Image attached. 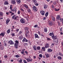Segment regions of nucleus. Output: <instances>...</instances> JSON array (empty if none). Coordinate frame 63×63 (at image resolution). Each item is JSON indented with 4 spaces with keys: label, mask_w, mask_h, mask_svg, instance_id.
<instances>
[{
    "label": "nucleus",
    "mask_w": 63,
    "mask_h": 63,
    "mask_svg": "<svg viewBox=\"0 0 63 63\" xmlns=\"http://www.w3.org/2000/svg\"><path fill=\"white\" fill-rule=\"evenodd\" d=\"M28 41L29 43L30 44V41H29V40H27V39L26 38H25V37H24V38H23V39L22 40V42L23 43V42H24L27 43V42H28Z\"/></svg>",
    "instance_id": "1"
},
{
    "label": "nucleus",
    "mask_w": 63,
    "mask_h": 63,
    "mask_svg": "<svg viewBox=\"0 0 63 63\" xmlns=\"http://www.w3.org/2000/svg\"><path fill=\"white\" fill-rule=\"evenodd\" d=\"M16 16L15 15H14L12 17V18L13 19H14L15 20H18V18L19 17L18 16ZM16 16V17H15Z\"/></svg>",
    "instance_id": "2"
},
{
    "label": "nucleus",
    "mask_w": 63,
    "mask_h": 63,
    "mask_svg": "<svg viewBox=\"0 0 63 63\" xmlns=\"http://www.w3.org/2000/svg\"><path fill=\"white\" fill-rule=\"evenodd\" d=\"M40 13L42 16H44L46 12H45V11L44 10H41L40 11Z\"/></svg>",
    "instance_id": "3"
},
{
    "label": "nucleus",
    "mask_w": 63,
    "mask_h": 63,
    "mask_svg": "<svg viewBox=\"0 0 63 63\" xmlns=\"http://www.w3.org/2000/svg\"><path fill=\"white\" fill-rule=\"evenodd\" d=\"M20 21L21 23H22L23 24H24L25 23V19L23 18H22L20 20Z\"/></svg>",
    "instance_id": "4"
},
{
    "label": "nucleus",
    "mask_w": 63,
    "mask_h": 63,
    "mask_svg": "<svg viewBox=\"0 0 63 63\" xmlns=\"http://www.w3.org/2000/svg\"><path fill=\"white\" fill-rule=\"evenodd\" d=\"M6 34L5 32H3L0 34V36H2V37H4L5 35Z\"/></svg>",
    "instance_id": "5"
},
{
    "label": "nucleus",
    "mask_w": 63,
    "mask_h": 63,
    "mask_svg": "<svg viewBox=\"0 0 63 63\" xmlns=\"http://www.w3.org/2000/svg\"><path fill=\"white\" fill-rule=\"evenodd\" d=\"M45 47L46 48H47L48 47H49V43H46L45 45Z\"/></svg>",
    "instance_id": "6"
},
{
    "label": "nucleus",
    "mask_w": 63,
    "mask_h": 63,
    "mask_svg": "<svg viewBox=\"0 0 63 63\" xmlns=\"http://www.w3.org/2000/svg\"><path fill=\"white\" fill-rule=\"evenodd\" d=\"M34 11V12H37V10H38V9L37 8H36V7L35 6H34L32 7Z\"/></svg>",
    "instance_id": "7"
},
{
    "label": "nucleus",
    "mask_w": 63,
    "mask_h": 63,
    "mask_svg": "<svg viewBox=\"0 0 63 63\" xmlns=\"http://www.w3.org/2000/svg\"><path fill=\"white\" fill-rule=\"evenodd\" d=\"M9 43L10 45H14L15 43H14V42H13V41H12V40H10L9 42H8Z\"/></svg>",
    "instance_id": "8"
},
{
    "label": "nucleus",
    "mask_w": 63,
    "mask_h": 63,
    "mask_svg": "<svg viewBox=\"0 0 63 63\" xmlns=\"http://www.w3.org/2000/svg\"><path fill=\"white\" fill-rule=\"evenodd\" d=\"M61 18L60 17V16L58 15L57 16V17H56V19L57 20H59L60 19H61Z\"/></svg>",
    "instance_id": "9"
},
{
    "label": "nucleus",
    "mask_w": 63,
    "mask_h": 63,
    "mask_svg": "<svg viewBox=\"0 0 63 63\" xmlns=\"http://www.w3.org/2000/svg\"><path fill=\"white\" fill-rule=\"evenodd\" d=\"M51 37L53 40H55V39H57V36H54V34L51 36Z\"/></svg>",
    "instance_id": "10"
},
{
    "label": "nucleus",
    "mask_w": 63,
    "mask_h": 63,
    "mask_svg": "<svg viewBox=\"0 0 63 63\" xmlns=\"http://www.w3.org/2000/svg\"><path fill=\"white\" fill-rule=\"evenodd\" d=\"M35 38H38V39H40V37L38 36V34L36 33H35L34 34Z\"/></svg>",
    "instance_id": "11"
},
{
    "label": "nucleus",
    "mask_w": 63,
    "mask_h": 63,
    "mask_svg": "<svg viewBox=\"0 0 63 63\" xmlns=\"http://www.w3.org/2000/svg\"><path fill=\"white\" fill-rule=\"evenodd\" d=\"M45 55L46 57V58H48V57H50V56H49V55L48 53H45Z\"/></svg>",
    "instance_id": "12"
},
{
    "label": "nucleus",
    "mask_w": 63,
    "mask_h": 63,
    "mask_svg": "<svg viewBox=\"0 0 63 63\" xmlns=\"http://www.w3.org/2000/svg\"><path fill=\"white\" fill-rule=\"evenodd\" d=\"M10 19H9V18H8L7 19L6 21V24H8V23L10 22Z\"/></svg>",
    "instance_id": "13"
},
{
    "label": "nucleus",
    "mask_w": 63,
    "mask_h": 63,
    "mask_svg": "<svg viewBox=\"0 0 63 63\" xmlns=\"http://www.w3.org/2000/svg\"><path fill=\"white\" fill-rule=\"evenodd\" d=\"M16 1L18 4H19L21 3V0H16Z\"/></svg>",
    "instance_id": "14"
},
{
    "label": "nucleus",
    "mask_w": 63,
    "mask_h": 63,
    "mask_svg": "<svg viewBox=\"0 0 63 63\" xmlns=\"http://www.w3.org/2000/svg\"><path fill=\"white\" fill-rule=\"evenodd\" d=\"M11 3L12 4L15 5V4H16V1H15V0H12Z\"/></svg>",
    "instance_id": "15"
},
{
    "label": "nucleus",
    "mask_w": 63,
    "mask_h": 63,
    "mask_svg": "<svg viewBox=\"0 0 63 63\" xmlns=\"http://www.w3.org/2000/svg\"><path fill=\"white\" fill-rule=\"evenodd\" d=\"M18 44L15 43L14 44V46L15 47V48H16L17 49V48H18Z\"/></svg>",
    "instance_id": "16"
},
{
    "label": "nucleus",
    "mask_w": 63,
    "mask_h": 63,
    "mask_svg": "<svg viewBox=\"0 0 63 63\" xmlns=\"http://www.w3.org/2000/svg\"><path fill=\"white\" fill-rule=\"evenodd\" d=\"M55 44L56 45H57L58 44V39H56L55 41Z\"/></svg>",
    "instance_id": "17"
},
{
    "label": "nucleus",
    "mask_w": 63,
    "mask_h": 63,
    "mask_svg": "<svg viewBox=\"0 0 63 63\" xmlns=\"http://www.w3.org/2000/svg\"><path fill=\"white\" fill-rule=\"evenodd\" d=\"M17 10V9H16L14 8V9L11 10V11H12L13 12H14V11H15V13H16V11H17V10Z\"/></svg>",
    "instance_id": "18"
},
{
    "label": "nucleus",
    "mask_w": 63,
    "mask_h": 63,
    "mask_svg": "<svg viewBox=\"0 0 63 63\" xmlns=\"http://www.w3.org/2000/svg\"><path fill=\"white\" fill-rule=\"evenodd\" d=\"M44 31L45 32L47 33V27H45L44 28Z\"/></svg>",
    "instance_id": "19"
},
{
    "label": "nucleus",
    "mask_w": 63,
    "mask_h": 63,
    "mask_svg": "<svg viewBox=\"0 0 63 63\" xmlns=\"http://www.w3.org/2000/svg\"><path fill=\"white\" fill-rule=\"evenodd\" d=\"M47 51L48 52H52V50L51 49L49 48L48 49Z\"/></svg>",
    "instance_id": "20"
},
{
    "label": "nucleus",
    "mask_w": 63,
    "mask_h": 63,
    "mask_svg": "<svg viewBox=\"0 0 63 63\" xmlns=\"http://www.w3.org/2000/svg\"><path fill=\"white\" fill-rule=\"evenodd\" d=\"M47 7H48V5H46V4L44 5V6L43 8L44 9H47Z\"/></svg>",
    "instance_id": "21"
},
{
    "label": "nucleus",
    "mask_w": 63,
    "mask_h": 63,
    "mask_svg": "<svg viewBox=\"0 0 63 63\" xmlns=\"http://www.w3.org/2000/svg\"><path fill=\"white\" fill-rule=\"evenodd\" d=\"M23 39V37L21 36H20L19 37V39L20 40H22V39Z\"/></svg>",
    "instance_id": "22"
},
{
    "label": "nucleus",
    "mask_w": 63,
    "mask_h": 63,
    "mask_svg": "<svg viewBox=\"0 0 63 63\" xmlns=\"http://www.w3.org/2000/svg\"><path fill=\"white\" fill-rule=\"evenodd\" d=\"M11 32V29H9L7 32V34H9Z\"/></svg>",
    "instance_id": "23"
},
{
    "label": "nucleus",
    "mask_w": 63,
    "mask_h": 63,
    "mask_svg": "<svg viewBox=\"0 0 63 63\" xmlns=\"http://www.w3.org/2000/svg\"><path fill=\"white\" fill-rule=\"evenodd\" d=\"M33 61V59H29L28 58V62H31Z\"/></svg>",
    "instance_id": "24"
},
{
    "label": "nucleus",
    "mask_w": 63,
    "mask_h": 63,
    "mask_svg": "<svg viewBox=\"0 0 63 63\" xmlns=\"http://www.w3.org/2000/svg\"><path fill=\"white\" fill-rule=\"evenodd\" d=\"M48 12H46L45 14V16H46V17H47L48 16Z\"/></svg>",
    "instance_id": "25"
},
{
    "label": "nucleus",
    "mask_w": 63,
    "mask_h": 63,
    "mask_svg": "<svg viewBox=\"0 0 63 63\" xmlns=\"http://www.w3.org/2000/svg\"><path fill=\"white\" fill-rule=\"evenodd\" d=\"M54 35V33L53 32H52V33L50 32L49 33V35L50 36H53Z\"/></svg>",
    "instance_id": "26"
},
{
    "label": "nucleus",
    "mask_w": 63,
    "mask_h": 63,
    "mask_svg": "<svg viewBox=\"0 0 63 63\" xmlns=\"http://www.w3.org/2000/svg\"><path fill=\"white\" fill-rule=\"evenodd\" d=\"M24 6L26 8V9H28L29 8V7H28V6L27 5L24 4Z\"/></svg>",
    "instance_id": "27"
},
{
    "label": "nucleus",
    "mask_w": 63,
    "mask_h": 63,
    "mask_svg": "<svg viewBox=\"0 0 63 63\" xmlns=\"http://www.w3.org/2000/svg\"><path fill=\"white\" fill-rule=\"evenodd\" d=\"M21 54H23V55H25V54L24 53V50H22L21 52Z\"/></svg>",
    "instance_id": "28"
},
{
    "label": "nucleus",
    "mask_w": 63,
    "mask_h": 63,
    "mask_svg": "<svg viewBox=\"0 0 63 63\" xmlns=\"http://www.w3.org/2000/svg\"><path fill=\"white\" fill-rule=\"evenodd\" d=\"M33 48H34V50H36L37 49L36 48V46L35 45H34L33 47Z\"/></svg>",
    "instance_id": "29"
},
{
    "label": "nucleus",
    "mask_w": 63,
    "mask_h": 63,
    "mask_svg": "<svg viewBox=\"0 0 63 63\" xmlns=\"http://www.w3.org/2000/svg\"><path fill=\"white\" fill-rule=\"evenodd\" d=\"M22 59L21 58L20 59V60H19L18 62L19 63H22Z\"/></svg>",
    "instance_id": "30"
},
{
    "label": "nucleus",
    "mask_w": 63,
    "mask_h": 63,
    "mask_svg": "<svg viewBox=\"0 0 63 63\" xmlns=\"http://www.w3.org/2000/svg\"><path fill=\"white\" fill-rule=\"evenodd\" d=\"M58 55H60V56H63V53H61V52L59 53Z\"/></svg>",
    "instance_id": "31"
},
{
    "label": "nucleus",
    "mask_w": 63,
    "mask_h": 63,
    "mask_svg": "<svg viewBox=\"0 0 63 63\" xmlns=\"http://www.w3.org/2000/svg\"><path fill=\"white\" fill-rule=\"evenodd\" d=\"M32 1L33 3H34V4H36V3L37 2L36 0H32Z\"/></svg>",
    "instance_id": "32"
},
{
    "label": "nucleus",
    "mask_w": 63,
    "mask_h": 63,
    "mask_svg": "<svg viewBox=\"0 0 63 63\" xmlns=\"http://www.w3.org/2000/svg\"><path fill=\"white\" fill-rule=\"evenodd\" d=\"M0 16H3V13L2 12H0Z\"/></svg>",
    "instance_id": "33"
},
{
    "label": "nucleus",
    "mask_w": 63,
    "mask_h": 63,
    "mask_svg": "<svg viewBox=\"0 0 63 63\" xmlns=\"http://www.w3.org/2000/svg\"><path fill=\"white\" fill-rule=\"evenodd\" d=\"M22 33V31H20L19 32L18 34L20 35Z\"/></svg>",
    "instance_id": "34"
},
{
    "label": "nucleus",
    "mask_w": 63,
    "mask_h": 63,
    "mask_svg": "<svg viewBox=\"0 0 63 63\" xmlns=\"http://www.w3.org/2000/svg\"><path fill=\"white\" fill-rule=\"evenodd\" d=\"M4 5H8L9 4V3H8V2L7 1H6L4 3Z\"/></svg>",
    "instance_id": "35"
},
{
    "label": "nucleus",
    "mask_w": 63,
    "mask_h": 63,
    "mask_svg": "<svg viewBox=\"0 0 63 63\" xmlns=\"http://www.w3.org/2000/svg\"><path fill=\"white\" fill-rule=\"evenodd\" d=\"M45 47H42L41 48L42 50H43V51H45L46 50V48H45Z\"/></svg>",
    "instance_id": "36"
},
{
    "label": "nucleus",
    "mask_w": 63,
    "mask_h": 63,
    "mask_svg": "<svg viewBox=\"0 0 63 63\" xmlns=\"http://www.w3.org/2000/svg\"><path fill=\"white\" fill-rule=\"evenodd\" d=\"M27 10L28 13H30V12H31V10L29 8L28 9H27Z\"/></svg>",
    "instance_id": "37"
},
{
    "label": "nucleus",
    "mask_w": 63,
    "mask_h": 63,
    "mask_svg": "<svg viewBox=\"0 0 63 63\" xmlns=\"http://www.w3.org/2000/svg\"><path fill=\"white\" fill-rule=\"evenodd\" d=\"M24 29L25 30H29V28L28 27H26L24 28Z\"/></svg>",
    "instance_id": "38"
},
{
    "label": "nucleus",
    "mask_w": 63,
    "mask_h": 63,
    "mask_svg": "<svg viewBox=\"0 0 63 63\" xmlns=\"http://www.w3.org/2000/svg\"><path fill=\"white\" fill-rule=\"evenodd\" d=\"M11 35H12V37H14L15 36V33H11Z\"/></svg>",
    "instance_id": "39"
},
{
    "label": "nucleus",
    "mask_w": 63,
    "mask_h": 63,
    "mask_svg": "<svg viewBox=\"0 0 63 63\" xmlns=\"http://www.w3.org/2000/svg\"><path fill=\"white\" fill-rule=\"evenodd\" d=\"M58 59H59V60H61L62 59V58L61 57L59 56L58 57Z\"/></svg>",
    "instance_id": "40"
},
{
    "label": "nucleus",
    "mask_w": 63,
    "mask_h": 63,
    "mask_svg": "<svg viewBox=\"0 0 63 63\" xmlns=\"http://www.w3.org/2000/svg\"><path fill=\"white\" fill-rule=\"evenodd\" d=\"M15 44H19V41H18L16 40L15 41Z\"/></svg>",
    "instance_id": "41"
},
{
    "label": "nucleus",
    "mask_w": 63,
    "mask_h": 63,
    "mask_svg": "<svg viewBox=\"0 0 63 63\" xmlns=\"http://www.w3.org/2000/svg\"><path fill=\"white\" fill-rule=\"evenodd\" d=\"M15 57H16V58H19L20 57V56L19 55H15Z\"/></svg>",
    "instance_id": "42"
},
{
    "label": "nucleus",
    "mask_w": 63,
    "mask_h": 63,
    "mask_svg": "<svg viewBox=\"0 0 63 63\" xmlns=\"http://www.w3.org/2000/svg\"><path fill=\"white\" fill-rule=\"evenodd\" d=\"M47 40L48 41H51V39L49 38L48 37L47 38Z\"/></svg>",
    "instance_id": "43"
},
{
    "label": "nucleus",
    "mask_w": 63,
    "mask_h": 63,
    "mask_svg": "<svg viewBox=\"0 0 63 63\" xmlns=\"http://www.w3.org/2000/svg\"><path fill=\"white\" fill-rule=\"evenodd\" d=\"M37 50H40L41 49V47L40 46H38L37 47Z\"/></svg>",
    "instance_id": "44"
},
{
    "label": "nucleus",
    "mask_w": 63,
    "mask_h": 63,
    "mask_svg": "<svg viewBox=\"0 0 63 63\" xmlns=\"http://www.w3.org/2000/svg\"><path fill=\"white\" fill-rule=\"evenodd\" d=\"M25 52L26 55H28V52L27 51H25Z\"/></svg>",
    "instance_id": "45"
},
{
    "label": "nucleus",
    "mask_w": 63,
    "mask_h": 63,
    "mask_svg": "<svg viewBox=\"0 0 63 63\" xmlns=\"http://www.w3.org/2000/svg\"><path fill=\"white\" fill-rule=\"evenodd\" d=\"M19 31V29L18 28H17L16 29V31L17 32H18Z\"/></svg>",
    "instance_id": "46"
},
{
    "label": "nucleus",
    "mask_w": 63,
    "mask_h": 63,
    "mask_svg": "<svg viewBox=\"0 0 63 63\" xmlns=\"http://www.w3.org/2000/svg\"><path fill=\"white\" fill-rule=\"evenodd\" d=\"M49 25H50L51 26H52V23L51 22H49Z\"/></svg>",
    "instance_id": "47"
},
{
    "label": "nucleus",
    "mask_w": 63,
    "mask_h": 63,
    "mask_svg": "<svg viewBox=\"0 0 63 63\" xmlns=\"http://www.w3.org/2000/svg\"><path fill=\"white\" fill-rule=\"evenodd\" d=\"M55 11H59V10H60V9H57V8H55Z\"/></svg>",
    "instance_id": "48"
},
{
    "label": "nucleus",
    "mask_w": 63,
    "mask_h": 63,
    "mask_svg": "<svg viewBox=\"0 0 63 63\" xmlns=\"http://www.w3.org/2000/svg\"><path fill=\"white\" fill-rule=\"evenodd\" d=\"M52 19H53V21H55V18H54V17L53 16H52Z\"/></svg>",
    "instance_id": "49"
},
{
    "label": "nucleus",
    "mask_w": 63,
    "mask_h": 63,
    "mask_svg": "<svg viewBox=\"0 0 63 63\" xmlns=\"http://www.w3.org/2000/svg\"><path fill=\"white\" fill-rule=\"evenodd\" d=\"M39 57H40V58H42V57H43V55H42V54H40L39 55Z\"/></svg>",
    "instance_id": "50"
},
{
    "label": "nucleus",
    "mask_w": 63,
    "mask_h": 63,
    "mask_svg": "<svg viewBox=\"0 0 63 63\" xmlns=\"http://www.w3.org/2000/svg\"><path fill=\"white\" fill-rule=\"evenodd\" d=\"M4 57L5 58H7V57H8V55H5L4 56Z\"/></svg>",
    "instance_id": "51"
},
{
    "label": "nucleus",
    "mask_w": 63,
    "mask_h": 63,
    "mask_svg": "<svg viewBox=\"0 0 63 63\" xmlns=\"http://www.w3.org/2000/svg\"><path fill=\"white\" fill-rule=\"evenodd\" d=\"M54 5H51V7L52 8V9H53L54 8Z\"/></svg>",
    "instance_id": "52"
},
{
    "label": "nucleus",
    "mask_w": 63,
    "mask_h": 63,
    "mask_svg": "<svg viewBox=\"0 0 63 63\" xmlns=\"http://www.w3.org/2000/svg\"><path fill=\"white\" fill-rule=\"evenodd\" d=\"M53 3L54 5H56L57 4L56 2L54 1L53 2Z\"/></svg>",
    "instance_id": "53"
},
{
    "label": "nucleus",
    "mask_w": 63,
    "mask_h": 63,
    "mask_svg": "<svg viewBox=\"0 0 63 63\" xmlns=\"http://www.w3.org/2000/svg\"><path fill=\"white\" fill-rule=\"evenodd\" d=\"M34 5H35L36 6H39V3H35L34 4Z\"/></svg>",
    "instance_id": "54"
},
{
    "label": "nucleus",
    "mask_w": 63,
    "mask_h": 63,
    "mask_svg": "<svg viewBox=\"0 0 63 63\" xmlns=\"http://www.w3.org/2000/svg\"><path fill=\"white\" fill-rule=\"evenodd\" d=\"M23 61L24 63H27V62L25 60H23Z\"/></svg>",
    "instance_id": "55"
},
{
    "label": "nucleus",
    "mask_w": 63,
    "mask_h": 63,
    "mask_svg": "<svg viewBox=\"0 0 63 63\" xmlns=\"http://www.w3.org/2000/svg\"><path fill=\"white\" fill-rule=\"evenodd\" d=\"M38 25L36 24L34 26V27L36 28V27H38Z\"/></svg>",
    "instance_id": "56"
},
{
    "label": "nucleus",
    "mask_w": 63,
    "mask_h": 63,
    "mask_svg": "<svg viewBox=\"0 0 63 63\" xmlns=\"http://www.w3.org/2000/svg\"><path fill=\"white\" fill-rule=\"evenodd\" d=\"M20 12L19 10L18 11V15H19L20 14Z\"/></svg>",
    "instance_id": "57"
},
{
    "label": "nucleus",
    "mask_w": 63,
    "mask_h": 63,
    "mask_svg": "<svg viewBox=\"0 0 63 63\" xmlns=\"http://www.w3.org/2000/svg\"><path fill=\"white\" fill-rule=\"evenodd\" d=\"M41 36H42V37H44L45 35H44L43 34V33H41Z\"/></svg>",
    "instance_id": "58"
},
{
    "label": "nucleus",
    "mask_w": 63,
    "mask_h": 63,
    "mask_svg": "<svg viewBox=\"0 0 63 63\" xmlns=\"http://www.w3.org/2000/svg\"><path fill=\"white\" fill-rule=\"evenodd\" d=\"M29 31L27 30L26 31V33H27V34H28V33H29Z\"/></svg>",
    "instance_id": "59"
},
{
    "label": "nucleus",
    "mask_w": 63,
    "mask_h": 63,
    "mask_svg": "<svg viewBox=\"0 0 63 63\" xmlns=\"http://www.w3.org/2000/svg\"><path fill=\"white\" fill-rule=\"evenodd\" d=\"M60 31L61 32L62 31V28L61 27V28L60 30Z\"/></svg>",
    "instance_id": "60"
},
{
    "label": "nucleus",
    "mask_w": 63,
    "mask_h": 63,
    "mask_svg": "<svg viewBox=\"0 0 63 63\" xmlns=\"http://www.w3.org/2000/svg\"><path fill=\"white\" fill-rule=\"evenodd\" d=\"M38 34L39 35H41V33H40V31H38Z\"/></svg>",
    "instance_id": "61"
},
{
    "label": "nucleus",
    "mask_w": 63,
    "mask_h": 63,
    "mask_svg": "<svg viewBox=\"0 0 63 63\" xmlns=\"http://www.w3.org/2000/svg\"><path fill=\"white\" fill-rule=\"evenodd\" d=\"M12 27H13V28H12V29H15V26H12Z\"/></svg>",
    "instance_id": "62"
},
{
    "label": "nucleus",
    "mask_w": 63,
    "mask_h": 63,
    "mask_svg": "<svg viewBox=\"0 0 63 63\" xmlns=\"http://www.w3.org/2000/svg\"><path fill=\"white\" fill-rule=\"evenodd\" d=\"M6 15H7L9 16V12H6Z\"/></svg>",
    "instance_id": "63"
},
{
    "label": "nucleus",
    "mask_w": 63,
    "mask_h": 63,
    "mask_svg": "<svg viewBox=\"0 0 63 63\" xmlns=\"http://www.w3.org/2000/svg\"><path fill=\"white\" fill-rule=\"evenodd\" d=\"M4 45L5 46H6V47H7V44H6V43H4Z\"/></svg>",
    "instance_id": "64"
}]
</instances>
